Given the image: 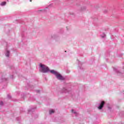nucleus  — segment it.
Instances as JSON below:
<instances>
[{
	"label": "nucleus",
	"instance_id": "1",
	"mask_svg": "<svg viewBox=\"0 0 124 124\" xmlns=\"http://www.w3.org/2000/svg\"><path fill=\"white\" fill-rule=\"evenodd\" d=\"M40 67H41V72H43V73H46L48 72V71H49V68L45 65H40Z\"/></svg>",
	"mask_w": 124,
	"mask_h": 124
},
{
	"label": "nucleus",
	"instance_id": "2",
	"mask_svg": "<svg viewBox=\"0 0 124 124\" xmlns=\"http://www.w3.org/2000/svg\"><path fill=\"white\" fill-rule=\"evenodd\" d=\"M56 78L59 80H64V78L61 75V74H59V73L56 75Z\"/></svg>",
	"mask_w": 124,
	"mask_h": 124
},
{
	"label": "nucleus",
	"instance_id": "3",
	"mask_svg": "<svg viewBox=\"0 0 124 124\" xmlns=\"http://www.w3.org/2000/svg\"><path fill=\"white\" fill-rule=\"evenodd\" d=\"M104 104H105V102H104V101H102L100 106L98 107V109H99V110H101V109L103 108V106H104Z\"/></svg>",
	"mask_w": 124,
	"mask_h": 124
},
{
	"label": "nucleus",
	"instance_id": "4",
	"mask_svg": "<svg viewBox=\"0 0 124 124\" xmlns=\"http://www.w3.org/2000/svg\"><path fill=\"white\" fill-rule=\"evenodd\" d=\"M50 72H51V73H52V74H54V75L55 76H56L58 73L57 72L55 71L54 70H50Z\"/></svg>",
	"mask_w": 124,
	"mask_h": 124
},
{
	"label": "nucleus",
	"instance_id": "5",
	"mask_svg": "<svg viewBox=\"0 0 124 124\" xmlns=\"http://www.w3.org/2000/svg\"><path fill=\"white\" fill-rule=\"evenodd\" d=\"M55 113V111L53 109H51L49 110V114H54Z\"/></svg>",
	"mask_w": 124,
	"mask_h": 124
},
{
	"label": "nucleus",
	"instance_id": "6",
	"mask_svg": "<svg viewBox=\"0 0 124 124\" xmlns=\"http://www.w3.org/2000/svg\"><path fill=\"white\" fill-rule=\"evenodd\" d=\"M5 4H6V2H2L1 3H0V5H1V6H3V5H5Z\"/></svg>",
	"mask_w": 124,
	"mask_h": 124
},
{
	"label": "nucleus",
	"instance_id": "7",
	"mask_svg": "<svg viewBox=\"0 0 124 124\" xmlns=\"http://www.w3.org/2000/svg\"><path fill=\"white\" fill-rule=\"evenodd\" d=\"M6 57H9V51H7V53H6Z\"/></svg>",
	"mask_w": 124,
	"mask_h": 124
},
{
	"label": "nucleus",
	"instance_id": "8",
	"mask_svg": "<svg viewBox=\"0 0 124 124\" xmlns=\"http://www.w3.org/2000/svg\"><path fill=\"white\" fill-rule=\"evenodd\" d=\"M71 112L72 113H76V112H74V109H72Z\"/></svg>",
	"mask_w": 124,
	"mask_h": 124
},
{
	"label": "nucleus",
	"instance_id": "9",
	"mask_svg": "<svg viewBox=\"0 0 124 124\" xmlns=\"http://www.w3.org/2000/svg\"><path fill=\"white\" fill-rule=\"evenodd\" d=\"M3 102H0V105H3Z\"/></svg>",
	"mask_w": 124,
	"mask_h": 124
},
{
	"label": "nucleus",
	"instance_id": "10",
	"mask_svg": "<svg viewBox=\"0 0 124 124\" xmlns=\"http://www.w3.org/2000/svg\"><path fill=\"white\" fill-rule=\"evenodd\" d=\"M103 37H105V35H104V36H103Z\"/></svg>",
	"mask_w": 124,
	"mask_h": 124
},
{
	"label": "nucleus",
	"instance_id": "11",
	"mask_svg": "<svg viewBox=\"0 0 124 124\" xmlns=\"http://www.w3.org/2000/svg\"><path fill=\"white\" fill-rule=\"evenodd\" d=\"M65 53H66V51H65Z\"/></svg>",
	"mask_w": 124,
	"mask_h": 124
}]
</instances>
